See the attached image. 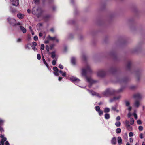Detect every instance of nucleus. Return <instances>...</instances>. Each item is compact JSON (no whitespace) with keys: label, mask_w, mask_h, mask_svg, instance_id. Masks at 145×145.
<instances>
[{"label":"nucleus","mask_w":145,"mask_h":145,"mask_svg":"<svg viewBox=\"0 0 145 145\" xmlns=\"http://www.w3.org/2000/svg\"><path fill=\"white\" fill-rule=\"evenodd\" d=\"M92 71L89 65H87L85 69H83L82 71V75L86 77V80L88 82L92 84L95 83L97 81L92 79L91 78L88 77L87 76V74H91Z\"/></svg>","instance_id":"nucleus-1"},{"label":"nucleus","mask_w":145,"mask_h":145,"mask_svg":"<svg viewBox=\"0 0 145 145\" xmlns=\"http://www.w3.org/2000/svg\"><path fill=\"white\" fill-rule=\"evenodd\" d=\"M123 89L121 88L118 90L116 91L111 88H108L102 93L103 95L105 96L108 97L115 95L116 93L121 92Z\"/></svg>","instance_id":"nucleus-2"},{"label":"nucleus","mask_w":145,"mask_h":145,"mask_svg":"<svg viewBox=\"0 0 145 145\" xmlns=\"http://www.w3.org/2000/svg\"><path fill=\"white\" fill-rule=\"evenodd\" d=\"M8 22L12 25L14 26L16 25V21L14 19L8 18L7 19Z\"/></svg>","instance_id":"nucleus-3"},{"label":"nucleus","mask_w":145,"mask_h":145,"mask_svg":"<svg viewBox=\"0 0 145 145\" xmlns=\"http://www.w3.org/2000/svg\"><path fill=\"white\" fill-rule=\"evenodd\" d=\"M106 74V72L104 70H100L98 72L97 75L99 77H103L105 76Z\"/></svg>","instance_id":"nucleus-4"},{"label":"nucleus","mask_w":145,"mask_h":145,"mask_svg":"<svg viewBox=\"0 0 145 145\" xmlns=\"http://www.w3.org/2000/svg\"><path fill=\"white\" fill-rule=\"evenodd\" d=\"M125 125L127 129L129 131H131L132 130V127L129 124V121L126 120L125 121Z\"/></svg>","instance_id":"nucleus-5"},{"label":"nucleus","mask_w":145,"mask_h":145,"mask_svg":"<svg viewBox=\"0 0 145 145\" xmlns=\"http://www.w3.org/2000/svg\"><path fill=\"white\" fill-rule=\"evenodd\" d=\"M12 5L17 6L19 5V0H10Z\"/></svg>","instance_id":"nucleus-6"},{"label":"nucleus","mask_w":145,"mask_h":145,"mask_svg":"<svg viewBox=\"0 0 145 145\" xmlns=\"http://www.w3.org/2000/svg\"><path fill=\"white\" fill-rule=\"evenodd\" d=\"M53 69L54 71V74L57 76H59V74L58 73V72L59 71V70L56 67H53Z\"/></svg>","instance_id":"nucleus-7"},{"label":"nucleus","mask_w":145,"mask_h":145,"mask_svg":"<svg viewBox=\"0 0 145 145\" xmlns=\"http://www.w3.org/2000/svg\"><path fill=\"white\" fill-rule=\"evenodd\" d=\"M51 16L50 15L47 14L43 16V18L45 21L47 22L50 19Z\"/></svg>","instance_id":"nucleus-8"},{"label":"nucleus","mask_w":145,"mask_h":145,"mask_svg":"<svg viewBox=\"0 0 145 145\" xmlns=\"http://www.w3.org/2000/svg\"><path fill=\"white\" fill-rule=\"evenodd\" d=\"M128 78L127 77H125L123 79L120 80L118 82L120 84L122 83H125L128 80Z\"/></svg>","instance_id":"nucleus-9"},{"label":"nucleus","mask_w":145,"mask_h":145,"mask_svg":"<svg viewBox=\"0 0 145 145\" xmlns=\"http://www.w3.org/2000/svg\"><path fill=\"white\" fill-rule=\"evenodd\" d=\"M133 97L137 100H139L141 98V96L139 93L135 94L133 95Z\"/></svg>","instance_id":"nucleus-10"},{"label":"nucleus","mask_w":145,"mask_h":145,"mask_svg":"<svg viewBox=\"0 0 145 145\" xmlns=\"http://www.w3.org/2000/svg\"><path fill=\"white\" fill-rule=\"evenodd\" d=\"M38 9L39 8H36L35 7H33L32 10V13L34 15L36 14Z\"/></svg>","instance_id":"nucleus-11"},{"label":"nucleus","mask_w":145,"mask_h":145,"mask_svg":"<svg viewBox=\"0 0 145 145\" xmlns=\"http://www.w3.org/2000/svg\"><path fill=\"white\" fill-rule=\"evenodd\" d=\"M70 79L71 81H72L73 82H79V81H80V80L79 79H78L77 78L74 77H72Z\"/></svg>","instance_id":"nucleus-12"},{"label":"nucleus","mask_w":145,"mask_h":145,"mask_svg":"<svg viewBox=\"0 0 145 145\" xmlns=\"http://www.w3.org/2000/svg\"><path fill=\"white\" fill-rule=\"evenodd\" d=\"M117 71V69L115 67L111 68L110 70V72L112 74H114Z\"/></svg>","instance_id":"nucleus-13"},{"label":"nucleus","mask_w":145,"mask_h":145,"mask_svg":"<svg viewBox=\"0 0 145 145\" xmlns=\"http://www.w3.org/2000/svg\"><path fill=\"white\" fill-rule=\"evenodd\" d=\"M4 123V121L0 120V131L1 132L4 131V130L3 128L1 127V126L3 125Z\"/></svg>","instance_id":"nucleus-14"},{"label":"nucleus","mask_w":145,"mask_h":145,"mask_svg":"<svg viewBox=\"0 0 145 145\" xmlns=\"http://www.w3.org/2000/svg\"><path fill=\"white\" fill-rule=\"evenodd\" d=\"M120 96H118L117 97H114L113 98L110 99V102H112L115 100L119 99L120 98Z\"/></svg>","instance_id":"nucleus-15"},{"label":"nucleus","mask_w":145,"mask_h":145,"mask_svg":"<svg viewBox=\"0 0 145 145\" xmlns=\"http://www.w3.org/2000/svg\"><path fill=\"white\" fill-rule=\"evenodd\" d=\"M111 143L114 145L116 143V138L115 137L112 138L111 140Z\"/></svg>","instance_id":"nucleus-16"},{"label":"nucleus","mask_w":145,"mask_h":145,"mask_svg":"<svg viewBox=\"0 0 145 145\" xmlns=\"http://www.w3.org/2000/svg\"><path fill=\"white\" fill-rule=\"evenodd\" d=\"M131 61H128L127 64V69L130 70L131 69Z\"/></svg>","instance_id":"nucleus-17"},{"label":"nucleus","mask_w":145,"mask_h":145,"mask_svg":"<svg viewBox=\"0 0 145 145\" xmlns=\"http://www.w3.org/2000/svg\"><path fill=\"white\" fill-rule=\"evenodd\" d=\"M17 16L19 19H22L24 17V15L20 13H18L17 15Z\"/></svg>","instance_id":"nucleus-18"},{"label":"nucleus","mask_w":145,"mask_h":145,"mask_svg":"<svg viewBox=\"0 0 145 145\" xmlns=\"http://www.w3.org/2000/svg\"><path fill=\"white\" fill-rule=\"evenodd\" d=\"M118 142L119 145L122 144V140L120 137H118Z\"/></svg>","instance_id":"nucleus-19"},{"label":"nucleus","mask_w":145,"mask_h":145,"mask_svg":"<svg viewBox=\"0 0 145 145\" xmlns=\"http://www.w3.org/2000/svg\"><path fill=\"white\" fill-rule=\"evenodd\" d=\"M71 63L73 65H76V59L74 57H73L71 59Z\"/></svg>","instance_id":"nucleus-20"},{"label":"nucleus","mask_w":145,"mask_h":145,"mask_svg":"<svg viewBox=\"0 0 145 145\" xmlns=\"http://www.w3.org/2000/svg\"><path fill=\"white\" fill-rule=\"evenodd\" d=\"M20 28L21 30L24 33H25L26 32V29L25 28L22 26H20Z\"/></svg>","instance_id":"nucleus-21"},{"label":"nucleus","mask_w":145,"mask_h":145,"mask_svg":"<svg viewBox=\"0 0 145 145\" xmlns=\"http://www.w3.org/2000/svg\"><path fill=\"white\" fill-rule=\"evenodd\" d=\"M135 106L137 107H138L140 105V103L138 101L136 100L135 101Z\"/></svg>","instance_id":"nucleus-22"},{"label":"nucleus","mask_w":145,"mask_h":145,"mask_svg":"<svg viewBox=\"0 0 145 145\" xmlns=\"http://www.w3.org/2000/svg\"><path fill=\"white\" fill-rule=\"evenodd\" d=\"M56 37H51L50 36V35H49L48 36V38L49 40H51L52 41H54L56 39Z\"/></svg>","instance_id":"nucleus-23"},{"label":"nucleus","mask_w":145,"mask_h":145,"mask_svg":"<svg viewBox=\"0 0 145 145\" xmlns=\"http://www.w3.org/2000/svg\"><path fill=\"white\" fill-rule=\"evenodd\" d=\"M110 115L106 113L105 115V118L106 119H108L110 118Z\"/></svg>","instance_id":"nucleus-24"},{"label":"nucleus","mask_w":145,"mask_h":145,"mask_svg":"<svg viewBox=\"0 0 145 145\" xmlns=\"http://www.w3.org/2000/svg\"><path fill=\"white\" fill-rule=\"evenodd\" d=\"M51 57L52 59H54L56 56L55 52L54 51H53L51 53Z\"/></svg>","instance_id":"nucleus-25"},{"label":"nucleus","mask_w":145,"mask_h":145,"mask_svg":"<svg viewBox=\"0 0 145 145\" xmlns=\"http://www.w3.org/2000/svg\"><path fill=\"white\" fill-rule=\"evenodd\" d=\"M10 12L13 13H15L17 11V10L15 8H11L10 9Z\"/></svg>","instance_id":"nucleus-26"},{"label":"nucleus","mask_w":145,"mask_h":145,"mask_svg":"<svg viewBox=\"0 0 145 145\" xmlns=\"http://www.w3.org/2000/svg\"><path fill=\"white\" fill-rule=\"evenodd\" d=\"M110 109L108 108H106L104 109V112L105 113H108L110 112Z\"/></svg>","instance_id":"nucleus-27"},{"label":"nucleus","mask_w":145,"mask_h":145,"mask_svg":"<svg viewBox=\"0 0 145 145\" xmlns=\"http://www.w3.org/2000/svg\"><path fill=\"white\" fill-rule=\"evenodd\" d=\"M116 132L117 133H120L121 131V130L120 128H117L116 130Z\"/></svg>","instance_id":"nucleus-28"},{"label":"nucleus","mask_w":145,"mask_h":145,"mask_svg":"<svg viewBox=\"0 0 145 145\" xmlns=\"http://www.w3.org/2000/svg\"><path fill=\"white\" fill-rule=\"evenodd\" d=\"M115 125L117 127H119L121 125V123L120 122L118 121L116 122L115 124Z\"/></svg>","instance_id":"nucleus-29"},{"label":"nucleus","mask_w":145,"mask_h":145,"mask_svg":"<svg viewBox=\"0 0 145 145\" xmlns=\"http://www.w3.org/2000/svg\"><path fill=\"white\" fill-rule=\"evenodd\" d=\"M130 124L132 125L134 124V120L132 118H130Z\"/></svg>","instance_id":"nucleus-30"},{"label":"nucleus","mask_w":145,"mask_h":145,"mask_svg":"<svg viewBox=\"0 0 145 145\" xmlns=\"http://www.w3.org/2000/svg\"><path fill=\"white\" fill-rule=\"evenodd\" d=\"M95 110L97 112H98L100 110V108L99 106H96L95 107Z\"/></svg>","instance_id":"nucleus-31"},{"label":"nucleus","mask_w":145,"mask_h":145,"mask_svg":"<svg viewBox=\"0 0 145 145\" xmlns=\"http://www.w3.org/2000/svg\"><path fill=\"white\" fill-rule=\"evenodd\" d=\"M42 14V12H41L40 13H39L38 14L37 13L36 14H35V15H36V16H37L38 18H39L41 16Z\"/></svg>","instance_id":"nucleus-32"},{"label":"nucleus","mask_w":145,"mask_h":145,"mask_svg":"<svg viewBox=\"0 0 145 145\" xmlns=\"http://www.w3.org/2000/svg\"><path fill=\"white\" fill-rule=\"evenodd\" d=\"M41 58V57L40 55L39 54H38L37 55V59L39 60H40V59Z\"/></svg>","instance_id":"nucleus-33"},{"label":"nucleus","mask_w":145,"mask_h":145,"mask_svg":"<svg viewBox=\"0 0 145 145\" xmlns=\"http://www.w3.org/2000/svg\"><path fill=\"white\" fill-rule=\"evenodd\" d=\"M33 1L35 4H39L40 2V0H34Z\"/></svg>","instance_id":"nucleus-34"},{"label":"nucleus","mask_w":145,"mask_h":145,"mask_svg":"<svg viewBox=\"0 0 145 145\" xmlns=\"http://www.w3.org/2000/svg\"><path fill=\"white\" fill-rule=\"evenodd\" d=\"M43 62L45 64V65H46V67H48V68L49 67V65H48V64H47V63L46 62V61H45V59H44V60H43Z\"/></svg>","instance_id":"nucleus-35"},{"label":"nucleus","mask_w":145,"mask_h":145,"mask_svg":"<svg viewBox=\"0 0 145 145\" xmlns=\"http://www.w3.org/2000/svg\"><path fill=\"white\" fill-rule=\"evenodd\" d=\"M98 113L99 116H101L103 115V112L102 110H100L98 112Z\"/></svg>","instance_id":"nucleus-36"},{"label":"nucleus","mask_w":145,"mask_h":145,"mask_svg":"<svg viewBox=\"0 0 145 145\" xmlns=\"http://www.w3.org/2000/svg\"><path fill=\"white\" fill-rule=\"evenodd\" d=\"M7 140V138L6 137L3 138L1 140L0 142H4L6 141Z\"/></svg>","instance_id":"nucleus-37"},{"label":"nucleus","mask_w":145,"mask_h":145,"mask_svg":"<svg viewBox=\"0 0 145 145\" xmlns=\"http://www.w3.org/2000/svg\"><path fill=\"white\" fill-rule=\"evenodd\" d=\"M138 129L139 131H142L143 130V127L142 126H140Z\"/></svg>","instance_id":"nucleus-38"},{"label":"nucleus","mask_w":145,"mask_h":145,"mask_svg":"<svg viewBox=\"0 0 145 145\" xmlns=\"http://www.w3.org/2000/svg\"><path fill=\"white\" fill-rule=\"evenodd\" d=\"M125 102L126 106H129L130 104V103L127 101H125Z\"/></svg>","instance_id":"nucleus-39"},{"label":"nucleus","mask_w":145,"mask_h":145,"mask_svg":"<svg viewBox=\"0 0 145 145\" xmlns=\"http://www.w3.org/2000/svg\"><path fill=\"white\" fill-rule=\"evenodd\" d=\"M137 123L138 125H141L142 123L141 121L140 120H138L137 121Z\"/></svg>","instance_id":"nucleus-40"},{"label":"nucleus","mask_w":145,"mask_h":145,"mask_svg":"<svg viewBox=\"0 0 145 145\" xmlns=\"http://www.w3.org/2000/svg\"><path fill=\"white\" fill-rule=\"evenodd\" d=\"M40 48L42 50H44V45L43 44H42L41 45Z\"/></svg>","instance_id":"nucleus-41"},{"label":"nucleus","mask_w":145,"mask_h":145,"mask_svg":"<svg viewBox=\"0 0 145 145\" xmlns=\"http://www.w3.org/2000/svg\"><path fill=\"white\" fill-rule=\"evenodd\" d=\"M46 49L47 51L48 52L49 50V47L48 45H46Z\"/></svg>","instance_id":"nucleus-42"},{"label":"nucleus","mask_w":145,"mask_h":145,"mask_svg":"<svg viewBox=\"0 0 145 145\" xmlns=\"http://www.w3.org/2000/svg\"><path fill=\"white\" fill-rule=\"evenodd\" d=\"M56 61L55 60H53L52 61V63L53 65H55L56 64Z\"/></svg>","instance_id":"nucleus-43"},{"label":"nucleus","mask_w":145,"mask_h":145,"mask_svg":"<svg viewBox=\"0 0 145 145\" xmlns=\"http://www.w3.org/2000/svg\"><path fill=\"white\" fill-rule=\"evenodd\" d=\"M82 59L84 60H86V57L85 55H83L82 56Z\"/></svg>","instance_id":"nucleus-44"},{"label":"nucleus","mask_w":145,"mask_h":145,"mask_svg":"<svg viewBox=\"0 0 145 145\" xmlns=\"http://www.w3.org/2000/svg\"><path fill=\"white\" fill-rule=\"evenodd\" d=\"M38 37L37 36H35L34 37V40L35 41H37L38 40Z\"/></svg>","instance_id":"nucleus-45"},{"label":"nucleus","mask_w":145,"mask_h":145,"mask_svg":"<svg viewBox=\"0 0 145 145\" xmlns=\"http://www.w3.org/2000/svg\"><path fill=\"white\" fill-rule=\"evenodd\" d=\"M129 135L130 137H132L133 135V133L132 132H130L129 133Z\"/></svg>","instance_id":"nucleus-46"},{"label":"nucleus","mask_w":145,"mask_h":145,"mask_svg":"<svg viewBox=\"0 0 145 145\" xmlns=\"http://www.w3.org/2000/svg\"><path fill=\"white\" fill-rule=\"evenodd\" d=\"M59 67L61 69H63V66L61 64H60L59 65Z\"/></svg>","instance_id":"nucleus-47"},{"label":"nucleus","mask_w":145,"mask_h":145,"mask_svg":"<svg viewBox=\"0 0 145 145\" xmlns=\"http://www.w3.org/2000/svg\"><path fill=\"white\" fill-rule=\"evenodd\" d=\"M32 44H33V46L35 47L37 45V43L36 42H32Z\"/></svg>","instance_id":"nucleus-48"},{"label":"nucleus","mask_w":145,"mask_h":145,"mask_svg":"<svg viewBox=\"0 0 145 145\" xmlns=\"http://www.w3.org/2000/svg\"><path fill=\"white\" fill-rule=\"evenodd\" d=\"M52 10L53 11H55L56 9V7L55 6H53L52 7Z\"/></svg>","instance_id":"nucleus-49"},{"label":"nucleus","mask_w":145,"mask_h":145,"mask_svg":"<svg viewBox=\"0 0 145 145\" xmlns=\"http://www.w3.org/2000/svg\"><path fill=\"white\" fill-rule=\"evenodd\" d=\"M133 115H134L135 118L136 119H137V114L136 113H134L133 114Z\"/></svg>","instance_id":"nucleus-50"},{"label":"nucleus","mask_w":145,"mask_h":145,"mask_svg":"<svg viewBox=\"0 0 145 145\" xmlns=\"http://www.w3.org/2000/svg\"><path fill=\"white\" fill-rule=\"evenodd\" d=\"M112 109L113 111H115L116 110V106H113L112 107Z\"/></svg>","instance_id":"nucleus-51"},{"label":"nucleus","mask_w":145,"mask_h":145,"mask_svg":"<svg viewBox=\"0 0 145 145\" xmlns=\"http://www.w3.org/2000/svg\"><path fill=\"white\" fill-rule=\"evenodd\" d=\"M116 120H120V116H118L116 117Z\"/></svg>","instance_id":"nucleus-52"},{"label":"nucleus","mask_w":145,"mask_h":145,"mask_svg":"<svg viewBox=\"0 0 145 145\" xmlns=\"http://www.w3.org/2000/svg\"><path fill=\"white\" fill-rule=\"evenodd\" d=\"M42 4L43 5H44L45 4V3L46 1V0H42Z\"/></svg>","instance_id":"nucleus-53"},{"label":"nucleus","mask_w":145,"mask_h":145,"mask_svg":"<svg viewBox=\"0 0 145 145\" xmlns=\"http://www.w3.org/2000/svg\"><path fill=\"white\" fill-rule=\"evenodd\" d=\"M62 75L63 76L65 77L66 75V72H64L62 74Z\"/></svg>","instance_id":"nucleus-54"},{"label":"nucleus","mask_w":145,"mask_h":145,"mask_svg":"<svg viewBox=\"0 0 145 145\" xmlns=\"http://www.w3.org/2000/svg\"><path fill=\"white\" fill-rule=\"evenodd\" d=\"M17 42H20L21 41V39L20 38H18L17 39Z\"/></svg>","instance_id":"nucleus-55"},{"label":"nucleus","mask_w":145,"mask_h":145,"mask_svg":"<svg viewBox=\"0 0 145 145\" xmlns=\"http://www.w3.org/2000/svg\"><path fill=\"white\" fill-rule=\"evenodd\" d=\"M5 145H9L10 144L8 141H6L5 143Z\"/></svg>","instance_id":"nucleus-56"},{"label":"nucleus","mask_w":145,"mask_h":145,"mask_svg":"<svg viewBox=\"0 0 145 145\" xmlns=\"http://www.w3.org/2000/svg\"><path fill=\"white\" fill-rule=\"evenodd\" d=\"M5 137H4V135L2 134L0 135V138H5Z\"/></svg>","instance_id":"nucleus-57"},{"label":"nucleus","mask_w":145,"mask_h":145,"mask_svg":"<svg viewBox=\"0 0 145 145\" xmlns=\"http://www.w3.org/2000/svg\"><path fill=\"white\" fill-rule=\"evenodd\" d=\"M5 143L4 142H0V145H4Z\"/></svg>","instance_id":"nucleus-58"},{"label":"nucleus","mask_w":145,"mask_h":145,"mask_svg":"<svg viewBox=\"0 0 145 145\" xmlns=\"http://www.w3.org/2000/svg\"><path fill=\"white\" fill-rule=\"evenodd\" d=\"M25 48L26 49L28 48V49H30V48L29 47L28 44H27L25 46Z\"/></svg>","instance_id":"nucleus-59"},{"label":"nucleus","mask_w":145,"mask_h":145,"mask_svg":"<svg viewBox=\"0 0 145 145\" xmlns=\"http://www.w3.org/2000/svg\"><path fill=\"white\" fill-rule=\"evenodd\" d=\"M140 138L141 139H142L143 138V134L142 133H141L140 134Z\"/></svg>","instance_id":"nucleus-60"},{"label":"nucleus","mask_w":145,"mask_h":145,"mask_svg":"<svg viewBox=\"0 0 145 145\" xmlns=\"http://www.w3.org/2000/svg\"><path fill=\"white\" fill-rule=\"evenodd\" d=\"M39 37H42L43 35V34L41 33H39Z\"/></svg>","instance_id":"nucleus-61"},{"label":"nucleus","mask_w":145,"mask_h":145,"mask_svg":"<svg viewBox=\"0 0 145 145\" xmlns=\"http://www.w3.org/2000/svg\"><path fill=\"white\" fill-rule=\"evenodd\" d=\"M53 1V0H49L48 2L49 3H52Z\"/></svg>","instance_id":"nucleus-62"},{"label":"nucleus","mask_w":145,"mask_h":145,"mask_svg":"<svg viewBox=\"0 0 145 145\" xmlns=\"http://www.w3.org/2000/svg\"><path fill=\"white\" fill-rule=\"evenodd\" d=\"M63 78L61 77H59V81H60Z\"/></svg>","instance_id":"nucleus-63"},{"label":"nucleus","mask_w":145,"mask_h":145,"mask_svg":"<svg viewBox=\"0 0 145 145\" xmlns=\"http://www.w3.org/2000/svg\"><path fill=\"white\" fill-rule=\"evenodd\" d=\"M50 31L52 32H54V29L53 28H51L50 29Z\"/></svg>","instance_id":"nucleus-64"}]
</instances>
